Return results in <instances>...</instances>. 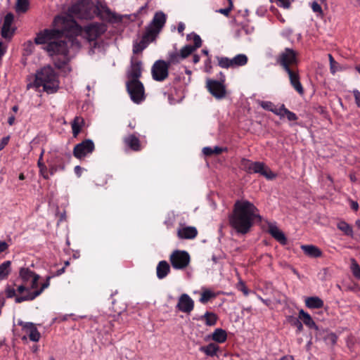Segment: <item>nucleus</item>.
I'll use <instances>...</instances> for the list:
<instances>
[{"mask_svg":"<svg viewBox=\"0 0 360 360\" xmlns=\"http://www.w3.org/2000/svg\"><path fill=\"white\" fill-rule=\"evenodd\" d=\"M224 81L208 79L207 81V88L210 93L216 98L221 99L226 96V90L223 84Z\"/></svg>","mask_w":360,"mask_h":360,"instance_id":"15","label":"nucleus"},{"mask_svg":"<svg viewBox=\"0 0 360 360\" xmlns=\"http://www.w3.org/2000/svg\"><path fill=\"white\" fill-rule=\"evenodd\" d=\"M280 3V6L285 8H288L290 6L291 2L293 0H277Z\"/></svg>","mask_w":360,"mask_h":360,"instance_id":"56","label":"nucleus"},{"mask_svg":"<svg viewBox=\"0 0 360 360\" xmlns=\"http://www.w3.org/2000/svg\"><path fill=\"white\" fill-rule=\"evenodd\" d=\"M124 143L133 151H139L141 149L139 139L134 134H130L124 139Z\"/></svg>","mask_w":360,"mask_h":360,"instance_id":"23","label":"nucleus"},{"mask_svg":"<svg viewBox=\"0 0 360 360\" xmlns=\"http://www.w3.org/2000/svg\"><path fill=\"white\" fill-rule=\"evenodd\" d=\"M203 154L206 156H211L213 155V148L210 147H205L202 149Z\"/></svg>","mask_w":360,"mask_h":360,"instance_id":"58","label":"nucleus"},{"mask_svg":"<svg viewBox=\"0 0 360 360\" xmlns=\"http://www.w3.org/2000/svg\"><path fill=\"white\" fill-rule=\"evenodd\" d=\"M165 22L166 15L162 11L156 12L151 22L146 27L141 41L134 44L133 53L137 54L142 52L150 43L155 41Z\"/></svg>","mask_w":360,"mask_h":360,"instance_id":"2","label":"nucleus"},{"mask_svg":"<svg viewBox=\"0 0 360 360\" xmlns=\"http://www.w3.org/2000/svg\"><path fill=\"white\" fill-rule=\"evenodd\" d=\"M126 86L134 103L139 104L146 98L144 86L141 81H127Z\"/></svg>","mask_w":360,"mask_h":360,"instance_id":"9","label":"nucleus"},{"mask_svg":"<svg viewBox=\"0 0 360 360\" xmlns=\"http://www.w3.org/2000/svg\"><path fill=\"white\" fill-rule=\"evenodd\" d=\"M260 105L264 109L271 111L276 115L279 110V108L274 107V105L270 101H262Z\"/></svg>","mask_w":360,"mask_h":360,"instance_id":"44","label":"nucleus"},{"mask_svg":"<svg viewBox=\"0 0 360 360\" xmlns=\"http://www.w3.org/2000/svg\"><path fill=\"white\" fill-rule=\"evenodd\" d=\"M324 340H325V341L327 342L328 344H330L331 345H335L337 342L338 336L333 333H328L324 337Z\"/></svg>","mask_w":360,"mask_h":360,"instance_id":"45","label":"nucleus"},{"mask_svg":"<svg viewBox=\"0 0 360 360\" xmlns=\"http://www.w3.org/2000/svg\"><path fill=\"white\" fill-rule=\"evenodd\" d=\"M299 318L303 323L308 326L309 328H314L316 330H319V328L311 319V316L305 312L303 309H300L299 311Z\"/></svg>","mask_w":360,"mask_h":360,"instance_id":"25","label":"nucleus"},{"mask_svg":"<svg viewBox=\"0 0 360 360\" xmlns=\"http://www.w3.org/2000/svg\"><path fill=\"white\" fill-rule=\"evenodd\" d=\"M105 13L107 15L106 19L109 22L115 23L122 21V17L112 12L109 8H107Z\"/></svg>","mask_w":360,"mask_h":360,"instance_id":"38","label":"nucleus"},{"mask_svg":"<svg viewBox=\"0 0 360 360\" xmlns=\"http://www.w3.org/2000/svg\"><path fill=\"white\" fill-rule=\"evenodd\" d=\"M276 115H279L281 117L286 116L289 121H295L297 120V116L294 112L288 110L283 104L279 108Z\"/></svg>","mask_w":360,"mask_h":360,"instance_id":"30","label":"nucleus"},{"mask_svg":"<svg viewBox=\"0 0 360 360\" xmlns=\"http://www.w3.org/2000/svg\"><path fill=\"white\" fill-rule=\"evenodd\" d=\"M305 304L309 309H320L323 306V301L319 297H309L305 300Z\"/></svg>","mask_w":360,"mask_h":360,"instance_id":"28","label":"nucleus"},{"mask_svg":"<svg viewBox=\"0 0 360 360\" xmlns=\"http://www.w3.org/2000/svg\"><path fill=\"white\" fill-rule=\"evenodd\" d=\"M200 349L207 356H213L216 355L217 351L219 349V347L215 343H210L207 346L201 347Z\"/></svg>","mask_w":360,"mask_h":360,"instance_id":"31","label":"nucleus"},{"mask_svg":"<svg viewBox=\"0 0 360 360\" xmlns=\"http://www.w3.org/2000/svg\"><path fill=\"white\" fill-rule=\"evenodd\" d=\"M29 8L28 0H17L15 4V11L18 13H24Z\"/></svg>","mask_w":360,"mask_h":360,"instance_id":"34","label":"nucleus"},{"mask_svg":"<svg viewBox=\"0 0 360 360\" xmlns=\"http://www.w3.org/2000/svg\"><path fill=\"white\" fill-rule=\"evenodd\" d=\"M34 44L32 41H27L24 44V51L26 55H30L33 52Z\"/></svg>","mask_w":360,"mask_h":360,"instance_id":"47","label":"nucleus"},{"mask_svg":"<svg viewBox=\"0 0 360 360\" xmlns=\"http://www.w3.org/2000/svg\"><path fill=\"white\" fill-rule=\"evenodd\" d=\"M224 150H226V148H221L219 146H215L213 148V154L219 155V154L221 153Z\"/></svg>","mask_w":360,"mask_h":360,"instance_id":"62","label":"nucleus"},{"mask_svg":"<svg viewBox=\"0 0 360 360\" xmlns=\"http://www.w3.org/2000/svg\"><path fill=\"white\" fill-rule=\"evenodd\" d=\"M242 165L244 169L248 173H259L266 177L267 179H274L276 174H274L264 162H250L248 160L243 159Z\"/></svg>","mask_w":360,"mask_h":360,"instance_id":"7","label":"nucleus"},{"mask_svg":"<svg viewBox=\"0 0 360 360\" xmlns=\"http://www.w3.org/2000/svg\"><path fill=\"white\" fill-rule=\"evenodd\" d=\"M44 153V150L42 149V150L41 152V154L39 155L38 162H37V165H38V167L39 168V173H40V174L45 179H49V174H48V172H47V167H46V166L45 165V164L43 162Z\"/></svg>","mask_w":360,"mask_h":360,"instance_id":"32","label":"nucleus"},{"mask_svg":"<svg viewBox=\"0 0 360 360\" xmlns=\"http://www.w3.org/2000/svg\"><path fill=\"white\" fill-rule=\"evenodd\" d=\"M212 339L218 343H223L227 339V333L222 328H217L211 335Z\"/></svg>","mask_w":360,"mask_h":360,"instance_id":"29","label":"nucleus"},{"mask_svg":"<svg viewBox=\"0 0 360 360\" xmlns=\"http://www.w3.org/2000/svg\"><path fill=\"white\" fill-rule=\"evenodd\" d=\"M170 271V266L166 261H161L157 266V276L162 279L167 276Z\"/></svg>","mask_w":360,"mask_h":360,"instance_id":"27","label":"nucleus"},{"mask_svg":"<svg viewBox=\"0 0 360 360\" xmlns=\"http://www.w3.org/2000/svg\"><path fill=\"white\" fill-rule=\"evenodd\" d=\"M193 42H194V45L192 46L195 47V50L197 49L198 48H200L202 46V40H201L200 36L198 34H195L193 35Z\"/></svg>","mask_w":360,"mask_h":360,"instance_id":"52","label":"nucleus"},{"mask_svg":"<svg viewBox=\"0 0 360 360\" xmlns=\"http://www.w3.org/2000/svg\"><path fill=\"white\" fill-rule=\"evenodd\" d=\"M141 61L136 60L132 61L131 64V68L127 73L128 81L139 80L141 76Z\"/></svg>","mask_w":360,"mask_h":360,"instance_id":"21","label":"nucleus"},{"mask_svg":"<svg viewBox=\"0 0 360 360\" xmlns=\"http://www.w3.org/2000/svg\"><path fill=\"white\" fill-rule=\"evenodd\" d=\"M279 360H294V357L290 355H287V356H283Z\"/></svg>","mask_w":360,"mask_h":360,"instance_id":"64","label":"nucleus"},{"mask_svg":"<svg viewBox=\"0 0 360 360\" xmlns=\"http://www.w3.org/2000/svg\"><path fill=\"white\" fill-rule=\"evenodd\" d=\"M74 46L79 48L80 43L76 37H70L67 39L66 42L51 43L45 47V50L51 56H58L53 59L54 65L58 69H62L70 62L69 49Z\"/></svg>","mask_w":360,"mask_h":360,"instance_id":"3","label":"nucleus"},{"mask_svg":"<svg viewBox=\"0 0 360 360\" xmlns=\"http://www.w3.org/2000/svg\"><path fill=\"white\" fill-rule=\"evenodd\" d=\"M177 236L179 239L191 240L198 235V230L194 226H183L177 230Z\"/></svg>","mask_w":360,"mask_h":360,"instance_id":"20","label":"nucleus"},{"mask_svg":"<svg viewBox=\"0 0 360 360\" xmlns=\"http://www.w3.org/2000/svg\"><path fill=\"white\" fill-rule=\"evenodd\" d=\"M18 325L21 326L26 330L30 340L33 342H38L39 340L41 335L33 323L19 321Z\"/></svg>","mask_w":360,"mask_h":360,"instance_id":"18","label":"nucleus"},{"mask_svg":"<svg viewBox=\"0 0 360 360\" xmlns=\"http://www.w3.org/2000/svg\"><path fill=\"white\" fill-rule=\"evenodd\" d=\"M351 207L354 211H357L359 209V204L356 201L351 200Z\"/></svg>","mask_w":360,"mask_h":360,"instance_id":"63","label":"nucleus"},{"mask_svg":"<svg viewBox=\"0 0 360 360\" xmlns=\"http://www.w3.org/2000/svg\"><path fill=\"white\" fill-rule=\"evenodd\" d=\"M291 85L294 87V89L300 94H304V89L302 87V84L300 82V77H297L293 81L290 82Z\"/></svg>","mask_w":360,"mask_h":360,"instance_id":"43","label":"nucleus"},{"mask_svg":"<svg viewBox=\"0 0 360 360\" xmlns=\"http://www.w3.org/2000/svg\"><path fill=\"white\" fill-rule=\"evenodd\" d=\"M257 212V208L250 201L236 200L229 217V224L238 233L246 234L250 231L255 219L262 221V217Z\"/></svg>","mask_w":360,"mask_h":360,"instance_id":"1","label":"nucleus"},{"mask_svg":"<svg viewBox=\"0 0 360 360\" xmlns=\"http://www.w3.org/2000/svg\"><path fill=\"white\" fill-rule=\"evenodd\" d=\"M95 149L92 140L85 139L77 144L73 149V155L79 160L84 158L88 154L91 153Z\"/></svg>","mask_w":360,"mask_h":360,"instance_id":"14","label":"nucleus"},{"mask_svg":"<svg viewBox=\"0 0 360 360\" xmlns=\"http://www.w3.org/2000/svg\"><path fill=\"white\" fill-rule=\"evenodd\" d=\"M311 8L314 12L319 13L321 15H323V11L321 6L316 1H314L311 5Z\"/></svg>","mask_w":360,"mask_h":360,"instance_id":"53","label":"nucleus"},{"mask_svg":"<svg viewBox=\"0 0 360 360\" xmlns=\"http://www.w3.org/2000/svg\"><path fill=\"white\" fill-rule=\"evenodd\" d=\"M200 319H205L207 326H212L216 324L218 317L216 314L207 311L200 317Z\"/></svg>","mask_w":360,"mask_h":360,"instance_id":"33","label":"nucleus"},{"mask_svg":"<svg viewBox=\"0 0 360 360\" xmlns=\"http://www.w3.org/2000/svg\"><path fill=\"white\" fill-rule=\"evenodd\" d=\"M195 51V47L192 45H186L184 46L180 51V56L181 58H186Z\"/></svg>","mask_w":360,"mask_h":360,"instance_id":"41","label":"nucleus"},{"mask_svg":"<svg viewBox=\"0 0 360 360\" xmlns=\"http://www.w3.org/2000/svg\"><path fill=\"white\" fill-rule=\"evenodd\" d=\"M8 248V245L5 241H0V252H4Z\"/></svg>","mask_w":360,"mask_h":360,"instance_id":"61","label":"nucleus"},{"mask_svg":"<svg viewBox=\"0 0 360 360\" xmlns=\"http://www.w3.org/2000/svg\"><path fill=\"white\" fill-rule=\"evenodd\" d=\"M106 25L103 23H92L84 27V32L89 41H94V46L90 51L94 53V49L96 47L98 43L96 39L106 31Z\"/></svg>","mask_w":360,"mask_h":360,"instance_id":"10","label":"nucleus"},{"mask_svg":"<svg viewBox=\"0 0 360 360\" xmlns=\"http://www.w3.org/2000/svg\"><path fill=\"white\" fill-rule=\"evenodd\" d=\"M276 62L283 70L294 68L298 64L297 53L292 49L286 48L278 56Z\"/></svg>","mask_w":360,"mask_h":360,"instance_id":"8","label":"nucleus"},{"mask_svg":"<svg viewBox=\"0 0 360 360\" xmlns=\"http://www.w3.org/2000/svg\"><path fill=\"white\" fill-rule=\"evenodd\" d=\"M34 275L37 274L30 271L28 268H21L20 270V276L25 282H27L30 278H32Z\"/></svg>","mask_w":360,"mask_h":360,"instance_id":"39","label":"nucleus"},{"mask_svg":"<svg viewBox=\"0 0 360 360\" xmlns=\"http://www.w3.org/2000/svg\"><path fill=\"white\" fill-rule=\"evenodd\" d=\"M14 19V15L11 13H8L6 15L4 20V24L1 28V36L4 39H9L11 38L13 33L15 30L11 29V26L12 25V22Z\"/></svg>","mask_w":360,"mask_h":360,"instance_id":"17","label":"nucleus"},{"mask_svg":"<svg viewBox=\"0 0 360 360\" xmlns=\"http://www.w3.org/2000/svg\"><path fill=\"white\" fill-rule=\"evenodd\" d=\"M32 86H35L37 88L42 86L44 90L48 93L56 91L58 82L53 69L51 66H46L37 71L34 83L28 84L27 88L30 89Z\"/></svg>","mask_w":360,"mask_h":360,"instance_id":"4","label":"nucleus"},{"mask_svg":"<svg viewBox=\"0 0 360 360\" xmlns=\"http://www.w3.org/2000/svg\"><path fill=\"white\" fill-rule=\"evenodd\" d=\"M84 125V120L82 117L77 116L74 118L73 121L71 123V127L72 129V134L75 138H76L78 136Z\"/></svg>","mask_w":360,"mask_h":360,"instance_id":"26","label":"nucleus"},{"mask_svg":"<svg viewBox=\"0 0 360 360\" xmlns=\"http://www.w3.org/2000/svg\"><path fill=\"white\" fill-rule=\"evenodd\" d=\"M269 233L271 236L279 242L281 245L287 244V238L283 233L276 226L273 224L269 225Z\"/></svg>","mask_w":360,"mask_h":360,"instance_id":"22","label":"nucleus"},{"mask_svg":"<svg viewBox=\"0 0 360 360\" xmlns=\"http://www.w3.org/2000/svg\"><path fill=\"white\" fill-rule=\"evenodd\" d=\"M338 229L342 231L345 235L349 236H353V230L352 226L345 221H340L337 225Z\"/></svg>","mask_w":360,"mask_h":360,"instance_id":"37","label":"nucleus"},{"mask_svg":"<svg viewBox=\"0 0 360 360\" xmlns=\"http://www.w3.org/2000/svg\"><path fill=\"white\" fill-rule=\"evenodd\" d=\"M11 264L10 261H6L0 264V278H6L11 272Z\"/></svg>","mask_w":360,"mask_h":360,"instance_id":"36","label":"nucleus"},{"mask_svg":"<svg viewBox=\"0 0 360 360\" xmlns=\"http://www.w3.org/2000/svg\"><path fill=\"white\" fill-rule=\"evenodd\" d=\"M355 98L356 103L360 107V92L357 90L353 91Z\"/></svg>","mask_w":360,"mask_h":360,"instance_id":"59","label":"nucleus"},{"mask_svg":"<svg viewBox=\"0 0 360 360\" xmlns=\"http://www.w3.org/2000/svg\"><path fill=\"white\" fill-rule=\"evenodd\" d=\"M180 58H181L180 56V54H179L177 53H172L169 54V60L167 63H169V65L171 63H173V64L179 63Z\"/></svg>","mask_w":360,"mask_h":360,"instance_id":"48","label":"nucleus"},{"mask_svg":"<svg viewBox=\"0 0 360 360\" xmlns=\"http://www.w3.org/2000/svg\"><path fill=\"white\" fill-rule=\"evenodd\" d=\"M329 61H330V69L332 74H335L336 71L338 70L339 65L334 60L331 54H328Z\"/></svg>","mask_w":360,"mask_h":360,"instance_id":"46","label":"nucleus"},{"mask_svg":"<svg viewBox=\"0 0 360 360\" xmlns=\"http://www.w3.org/2000/svg\"><path fill=\"white\" fill-rule=\"evenodd\" d=\"M176 307L179 311L189 314L193 309L194 302L187 294L184 293L179 297Z\"/></svg>","mask_w":360,"mask_h":360,"instance_id":"16","label":"nucleus"},{"mask_svg":"<svg viewBox=\"0 0 360 360\" xmlns=\"http://www.w3.org/2000/svg\"><path fill=\"white\" fill-rule=\"evenodd\" d=\"M169 63L163 60L155 61L151 70L153 79L162 82L167 79L169 75Z\"/></svg>","mask_w":360,"mask_h":360,"instance_id":"13","label":"nucleus"},{"mask_svg":"<svg viewBox=\"0 0 360 360\" xmlns=\"http://www.w3.org/2000/svg\"><path fill=\"white\" fill-rule=\"evenodd\" d=\"M229 6L226 8H221L218 11L219 13L224 14L226 16H228L233 8V2L231 0H228Z\"/></svg>","mask_w":360,"mask_h":360,"instance_id":"50","label":"nucleus"},{"mask_svg":"<svg viewBox=\"0 0 360 360\" xmlns=\"http://www.w3.org/2000/svg\"><path fill=\"white\" fill-rule=\"evenodd\" d=\"M289 76L290 81H293L295 79H296L297 77H299V74L297 71H295L294 70V68H288V70H284Z\"/></svg>","mask_w":360,"mask_h":360,"instance_id":"49","label":"nucleus"},{"mask_svg":"<svg viewBox=\"0 0 360 360\" xmlns=\"http://www.w3.org/2000/svg\"><path fill=\"white\" fill-rule=\"evenodd\" d=\"M63 37V32L56 29H45L43 31L37 34L34 38V43L36 44H46L49 45L51 43H62L66 42L68 37Z\"/></svg>","mask_w":360,"mask_h":360,"instance_id":"6","label":"nucleus"},{"mask_svg":"<svg viewBox=\"0 0 360 360\" xmlns=\"http://www.w3.org/2000/svg\"><path fill=\"white\" fill-rule=\"evenodd\" d=\"M98 8L91 0H79L69 8V17L79 19H91L94 17Z\"/></svg>","mask_w":360,"mask_h":360,"instance_id":"5","label":"nucleus"},{"mask_svg":"<svg viewBox=\"0 0 360 360\" xmlns=\"http://www.w3.org/2000/svg\"><path fill=\"white\" fill-rule=\"evenodd\" d=\"M301 249L307 256L311 258L321 257L323 254L318 247L313 245H302Z\"/></svg>","mask_w":360,"mask_h":360,"instance_id":"24","label":"nucleus"},{"mask_svg":"<svg viewBox=\"0 0 360 360\" xmlns=\"http://www.w3.org/2000/svg\"><path fill=\"white\" fill-rule=\"evenodd\" d=\"M6 296L10 298L13 297H15V298H16L18 297V296H16V292H15V289L11 288L9 287L6 288Z\"/></svg>","mask_w":360,"mask_h":360,"instance_id":"54","label":"nucleus"},{"mask_svg":"<svg viewBox=\"0 0 360 360\" xmlns=\"http://www.w3.org/2000/svg\"><path fill=\"white\" fill-rule=\"evenodd\" d=\"M17 291H18L19 293H22L23 292H25H25H27V293H26V295H27V294H28V292H31L30 291V289H29L28 288L25 287L23 285H20V286L18 288Z\"/></svg>","mask_w":360,"mask_h":360,"instance_id":"60","label":"nucleus"},{"mask_svg":"<svg viewBox=\"0 0 360 360\" xmlns=\"http://www.w3.org/2000/svg\"><path fill=\"white\" fill-rule=\"evenodd\" d=\"M236 288L238 290L242 291L245 295H248V290L243 281H239V282L237 283Z\"/></svg>","mask_w":360,"mask_h":360,"instance_id":"51","label":"nucleus"},{"mask_svg":"<svg viewBox=\"0 0 360 360\" xmlns=\"http://www.w3.org/2000/svg\"><path fill=\"white\" fill-rule=\"evenodd\" d=\"M51 278V276H48L46 278V282L41 285V287L40 288V289L37 290L32 292H28L27 295H25L23 296L17 297L15 299V302L21 303L24 301L33 300L35 297L39 296L45 288H46L49 285V281Z\"/></svg>","mask_w":360,"mask_h":360,"instance_id":"19","label":"nucleus"},{"mask_svg":"<svg viewBox=\"0 0 360 360\" xmlns=\"http://www.w3.org/2000/svg\"><path fill=\"white\" fill-rule=\"evenodd\" d=\"M39 279V275L37 274V275L34 276V277L32 278V280L30 288L35 289L37 288Z\"/></svg>","mask_w":360,"mask_h":360,"instance_id":"55","label":"nucleus"},{"mask_svg":"<svg viewBox=\"0 0 360 360\" xmlns=\"http://www.w3.org/2000/svg\"><path fill=\"white\" fill-rule=\"evenodd\" d=\"M218 65L222 68L243 66L248 63V57L245 54H238L232 59L226 57H217Z\"/></svg>","mask_w":360,"mask_h":360,"instance_id":"12","label":"nucleus"},{"mask_svg":"<svg viewBox=\"0 0 360 360\" xmlns=\"http://www.w3.org/2000/svg\"><path fill=\"white\" fill-rule=\"evenodd\" d=\"M300 320L301 319L299 318V316L297 318L292 316H288L287 317L288 322L297 328V333H300L303 330V325Z\"/></svg>","mask_w":360,"mask_h":360,"instance_id":"35","label":"nucleus"},{"mask_svg":"<svg viewBox=\"0 0 360 360\" xmlns=\"http://www.w3.org/2000/svg\"><path fill=\"white\" fill-rule=\"evenodd\" d=\"M215 294L209 290H204L200 298V302L202 303H207L210 300L215 297Z\"/></svg>","mask_w":360,"mask_h":360,"instance_id":"40","label":"nucleus"},{"mask_svg":"<svg viewBox=\"0 0 360 360\" xmlns=\"http://www.w3.org/2000/svg\"><path fill=\"white\" fill-rule=\"evenodd\" d=\"M10 136L4 137L0 142V150H1L8 143Z\"/></svg>","mask_w":360,"mask_h":360,"instance_id":"57","label":"nucleus"},{"mask_svg":"<svg viewBox=\"0 0 360 360\" xmlns=\"http://www.w3.org/2000/svg\"><path fill=\"white\" fill-rule=\"evenodd\" d=\"M351 269L353 275L356 278H360V266L357 264L356 261L354 258L351 259Z\"/></svg>","mask_w":360,"mask_h":360,"instance_id":"42","label":"nucleus"},{"mask_svg":"<svg viewBox=\"0 0 360 360\" xmlns=\"http://www.w3.org/2000/svg\"><path fill=\"white\" fill-rule=\"evenodd\" d=\"M169 260L173 268L184 269L189 264L190 255L186 251L176 250L171 254Z\"/></svg>","mask_w":360,"mask_h":360,"instance_id":"11","label":"nucleus"}]
</instances>
